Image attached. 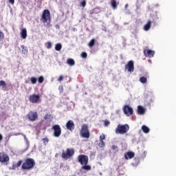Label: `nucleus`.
<instances>
[{
  "label": "nucleus",
  "mask_w": 176,
  "mask_h": 176,
  "mask_svg": "<svg viewBox=\"0 0 176 176\" xmlns=\"http://www.w3.org/2000/svg\"><path fill=\"white\" fill-rule=\"evenodd\" d=\"M125 69L128 71V72H134V61L129 60L126 65H125Z\"/></svg>",
  "instance_id": "f8f14e48"
},
{
  "label": "nucleus",
  "mask_w": 176,
  "mask_h": 176,
  "mask_svg": "<svg viewBox=\"0 0 176 176\" xmlns=\"http://www.w3.org/2000/svg\"><path fill=\"white\" fill-rule=\"evenodd\" d=\"M109 124H111V122H109V120H104V126L105 127H107V126H109Z\"/></svg>",
  "instance_id": "473e14b6"
},
{
  "label": "nucleus",
  "mask_w": 176,
  "mask_h": 176,
  "mask_svg": "<svg viewBox=\"0 0 176 176\" xmlns=\"http://www.w3.org/2000/svg\"><path fill=\"white\" fill-rule=\"evenodd\" d=\"M80 6L82 8H85L86 6V0H83L82 2H80Z\"/></svg>",
  "instance_id": "4c0bfd02"
},
{
  "label": "nucleus",
  "mask_w": 176,
  "mask_h": 176,
  "mask_svg": "<svg viewBox=\"0 0 176 176\" xmlns=\"http://www.w3.org/2000/svg\"><path fill=\"white\" fill-rule=\"evenodd\" d=\"M59 90L60 93H63L64 91V87L62 85L59 86Z\"/></svg>",
  "instance_id": "79ce46f5"
},
{
  "label": "nucleus",
  "mask_w": 176,
  "mask_h": 176,
  "mask_svg": "<svg viewBox=\"0 0 176 176\" xmlns=\"http://www.w3.org/2000/svg\"><path fill=\"white\" fill-rule=\"evenodd\" d=\"M129 130H130V126H129V124H118L117 128L116 129V134H126V133H127Z\"/></svg>",
  "instance_id": "20e7f679"
},
{
  "label": "nucleus",
  "mask_w": 176,
  "mask_h": 176,
  "mask_svg": "<svg viewBox=\"0 0 176 176\" xmlns=\"http://www.w3.org/2000/svg\"><path fill=\"white\" fill-rule=\"evenodd\" d=\"M23 163V160H19L17 163H16V167H20V166H21Z\"/></svg>",
  "instance_id": "a19ab883"
},
{
  "label": "nucleus",
  "mask_w": 176,
  "mask_h": 176,
  "mask_svg": "<svg viewBox=\"0 0 176 176\" xmlns=\"http://www.w3.org/2000/svg\"><path fill=\"white\" fill-rule=\"evenodd\" d=\"M144 56L146 57H148V58H152V57H153L155 56V51L152 50H145L144 51Z\"/></svg>",
  "instance_id": "4468645a"
},
{
  "label": "nucleus",
  "mask_w": 176,
  "mask_h": 176,
  "mask_svg": "<svg viewBox=\"0 0 176 176\" xmlns=\"http://www.w3.org/2000/svg\"><path fill=\"white\" fill-rule=\"evenodd\" d=\"M36 80H36V77L32 76V77L30 78V82H31V83H32V85H36Z\"/></svg>",
  "instance_id": "c85d7f7f"
},
{
  "label": "nucleus",
  "mask_w": 176,
  "mask_h": 176,
  "mask_svg": "<svg viewBox=\"0 0 176 176\" xmlns=\"http://www.w3.org/2000/svg\"><path fill=\"white\" fill-rule=\"evenodd\" d=\"M43 143L45 144V145H46V144H47V142H49V138H45L43 139Z\"/></svg>",
  "instance_id": "58836bf2"
},
{
  "label": "nucleus",
  "mask_w": 176,
  "mask_h": 176,
  "mask_svg": "<svg viewBox=\"0 0 176 176\" xmlns=\"http://www.w3.org/2000/svg\"><path fill=\"white\" fill-rule=\"evenodd\" d=\"M151 25H152V21L151 20L148 21L147 23L144 26V31H149V30H151Z\"/></svg>",
  "instance_id": "dca6fc26"
},
{
  "label": "nucleus",
  "mask_w": 176,
  "mask_h": 176,
  "mask_svg": "<svg viewBox=\"0 0 176 176\" xmlns=\"http://www.w3.org/2000/svg\"><path fill=\"white\" fill-rule=\"evenodd\" d=\"M81 57L82 58H87V53L83 52L81 53Z\"/></svg>",
  "instance_id": "f704fd0d"
},
{
  "label": "nucleus",
  "mask_w": 176,
  "mask_h": 176,
  "mask_svg": "<svg viewBox=\"0 0 176 176\" xmlns=\"http://www.w3.org/2000/svg\"><path fill=\"white\" fill-rule=\"evenodd\" d=\"M14 135H15V136L21 135V133H14Z\"/></svg>",
  "instance_id": "a18cd8bd"
},
{
  "label": "nucleus",
  "mask_w": 176,
  "mask_h": 176,
  "mask_svg": "<svg viewBox=\"0 0 176 176\" xmlns=\"http://www.w3.org/2000/svg\"><path fill=\"white\" fill-rule=\"evenodd\" d=\"M21 36L22 39H26L27 38V29L23 28L22 29L21 32Z\"/></svg>",
  "instance_id": "f3484780"
},
{
  "label": "nucleus",
  "mask_w": 176,
  "mask_h": 176,
  "mask_svg": "<svg viewBox=\"0 0 176 176\" xmlns=\"http://www.w3.org/2000/svg\"><path fill=\"white\" fill-rule=\"evenodd\" d=\"M66 129L69 130V131H74L75 130V124L74 123L73 120H69L66 123Z\"/></svg>",
  "instance_id": "ddd939ff"
},
{
  "label": "nucleus",
  "mask_w": 176,
  "mask_h": 176,
  "mask_svg": "<svg viewBox=\"0 0 176 176\" xmlns=\"http://www.w3.org/2000/svg\"><path fill=\"white\" fill-rule=\"evenodd\" d=\"M62 80H64V76H60L58 78V82H61Z\"/></svg>",
  "instance_id": "ea45409f"
},
{
  "label": "nucleus",
  "mask_w": 176,
  "mask_h": 176,
  "mask_svg": "<svg viewBox=\"0 0 176 176\" xmlns=\"http://www.w3.org/2000/svg\"><path fill=\"white\" fill-rule=\"evenodd\" d=\"M10 160L9 155L3 152L0 153V163H8Z\"/></svg>",
  "instance_id": "9b49d317"
},
{
  "label": "nucleus",
  "mask_w": 176,
  "mask_h": 176,
  "mask_svg": "<svg viewBox=\"0 0 176 176\" xmlns=\"http://www.w3.org/2000/svg\"><path fill=\"white\" fill-rule=\"evenodd\" d=\"M140 82L141 83H147L148 82V79L145 76H142L140 78Z\"/></svg>",
  "instance_id": "a878e982"
},
{
  "label": "nucleus",
  "mask_w": 176,
  "mask_h": 176,
  "mask_svg": "<svg viewBox=\"0 0 176 176\" xmlns=\"http://www.w3.org/2000/svg\"><path fill=\"white\" fill-rule=\"evenodd\" d=\"M135 156V154L133 151H129L124 153V157L126 160H129V159H133Z\"/></svg>",
  "instance_id": "2eb2a0df"
},
{
  "label": "nucleus",
  "mask_w": 176,
  "mask_h": 176,
  "mask_svg": "<svg viewBox=\"0 0 176 176\" xmlns=\"http://www.w3.org/2000/svg\"><path fill=\"white\" fill-rule=\"evenodd\" d=\"M4 38H5V34L3 33V32H2V30H0V42L3 41Z\"/></svg>",
  "instance_id": "cd10ccee"
},
{
  "label": "nucleus",
  "mask_w": 176,
  "mask_h": 176,
  "mask_svg": "<svg viewBox=\"0 0 176 176\" xmlns=\"http://www.w3.org/2000/svg\"><path fill=\"white\" fill-rule=\"evenodd\" d=\"M74 154L75 150H74V148H67L66 151H62L61 157L65 160H68V159H71Z\"/></svg>",
  "instance_id": "7ed1b4c3"
},
{
  "label": "nucleus",
  "mask_w": 176,
  "mask_h": 176,
  "mask_svg": "<svg viewBox=\"0 0 176 176\" xmlns=\"http://www.w3.org/2000/svg\"><path fill=\"white\" fill-rule=\"evenodd\" d=\"M2 86V87H5L6 86V82L3 80H0V87Z\"/></svg>",
  "instance_id": "c9c22d12"
},
{
  "label": "nucleus",
  "mask_w": 176,
  "mask_h": 176,
  "mask_svg": "<svg viewBox=\"0 0 176 176\" xmlns=\"http://www.w3.org/2000/svg\"><path fill=\"white\" fill-rule=\"evenodd\" d=\"M97 13H100V10H98V8H94L89 11V14H91V16L92 14H97Z\"/></svg>",
  "instance_id": "4be33fe9"
},
{
  "label": "nucleus",
  "mask_w": 176,
  "mask_h": 176,
  "mask_svg": "<svg viewBox=\"0 0 176 176\" xmlns=\"http://www.w3.org/2000/svg\"><path fill=\"white\" fill-rule=\"evenodd\" d=\"M50 115H49V114H46L45 116V117H44V119H50Z\"/></svg>",
  "instance_id": "37998d69"
},
{
  "label": "nucleus",
  "mask_w": 176,
  "mask_h": 176,
  "mask_svg": "<svg viewBox=\"0 0 176 176\" xmlns=\"http://www.w3.org/2000/svg\"><path fill=\"white\" fill-rule=\"evenodd\" d=\"M81 168L82 170H86V171H90V170H91V166L85 164V165H83L81 167Z\"/></svg>",
  "instance_id": "5701e85b"
},
{
  "label": "nucleus",
  "mask_w": 176,
  "mask_h": 176,
  "mask_svg": "<svg viewBox=\"0 0 176 176\" xmlns=\"http://www.w3.org/2000/svg\"><path fill=\"white\" fill-rule=\"evenodd\" d=\"M142 130L143 133H144L145 134H148V133L151 131V129H149V127L146 126V125H143L142 126Z\"/></svg>",
  "instance_id": "aec40b11"
},
{
  "label": "nucleus",
  "mask_w": 176,
  "mask_h": 176,
  "mask_svg": "<svg viewBox=\"0 0 176 176\" xmlns=\"http://www.w3.org/2000/svg\"><path fill=\"white\" fill-rule=\"evenodd\" d=\"M35 167V160L32 158H28L25 162L22 164V170H32Z\"/></svg>",
  "instance_id": "f03ea898"
},
{
  "label": "nucleus",
  "mask_w": 176,
  "mask_h": 176,
  "mask_svg": "<svg viewBox=\"0 0 176 176\" xmlns=\"http://www.w3.org/2000/svg\"><path fill=\"white\" fill-rule=\"evenodd\" d=\"M51 20L50 11H49V10H44L42 13L41 21H42L44 24L46 23L47 24H50Z\"/></svg>",
  "instance_id": "39448f33"
},
{
  "label": "nucleus",
  "mask_w": 176,
  "mask_h": 176,
  "mask_svg": "<svg viewBox=\"0 0 176 176\" xmlns=\"http://www.w3.org/2000/svg\"><path fill=\"white\" fill-rule=\"evenodd\" d=\"M98 146H100V148H104V146H105V142H104V140H100Z\"/></svg>",
  "instance_id": "7c9ffc66"
},
{
  "label": "nucleus",
  "mask_w": 176,
  "mask_h": 176,
  "mask_svg": "<svg viewBox=\"0 0 176 176\" xmlns=\"http://www.w3.org/2000/svg\"><path fill=\"white\" fill-rule=\"evenodd\" d=\"M27 118L30 122H35V120H38V112L30 111L27 114Z\"/></svg>",
  "instance_id": "0eeeda50"
},
{
  "label": "nucleus",
  "mask_w": 176,
  "mask_h": 176,
  "mask_svg": "<svg viewBox=\"0 0 176 176\" xmlns=\"http://www.w3.org/2000/svg\"><path fill=\"white\" fill-rule=\"evenodd\" d=\"M52 130H54V136L58 138L61 135V127L58 124L54 125L52 126Z\"/></svg>",
  "instance_id": "1a4fd4ad"
},
{
  "label": "nucleus",
  "mask_w": 176,
  "mask_h": 176,
  "mask_svg": "<svg viewBox=\"0 0 176 176\" xmlns=\"http://www.w3.org/2000/svg\"><path fill=\"white\" fill-rule=\"evenodd\" d=\"M38 83H43L45 80V77H43V76H41L38 77Z\"/></svg>",
  "instance_id": "2f4dec72"
},
{
  "label": "nucleus",
  "mask_w": 176,
  "mask_h": 176,
  "mask_svg": "<svg viewBox=\"0 0 176 176\" xmlns=\"http://www.w3.org/2000/svg\"><path fill=\"white\" fill-rule=\"evenodd\" d=\"M111 149H112V151H114L115 152H119V147L117 145H112Z\"/></svg>",
  "instance_id": "bb28decb"
},
{
  "label": "nucleus",
  "mask_w": 176,
  "mask_h": 176,
  "mask_svg": "<svg viewBox=\"0 0 176 176\" xmlns=\"http://www.w3.org/2000/svg\"><path fill=\"white\" fill-rule=\"evenodd\" d=\"M3 140V137L0 134V141H2Z\"/></svg>",
  "instance_id": "49530a36"
},
{
  "label": "nucleus",
  "mask_w": 176,
  "mask_h": 176,
  "mask_svg": "<svg viewBox=\"0 0 176 176\" xmlns=\"http://www.w3.org/2000/svg\"><path fill=\"white\" fill-rule=\"evenodd\" d=\"M78 161L81 166L86 165L89 163V157L86 155H80L78 157Z\"/></svg>",
  "instance_id": "423d86ee"
},
{
  "label": "nucleus",
  "mask_w": 176,
  "mask_h": 176,
  "mask_svg": "<svg viewBox=\"0 0 176 176\" xmlns=\"http://www.w3.org/2000/svg\"><path fill=\"white\" fill-rule=\"evenodd\" d=\"M100 141H104L105 140V134L102 133V135H100L99 137Z\"/></svg>",
  "instance_id": "72a5a7b5"
},
{
  "label": "nucleus",
  "mask_w": 176,
  "mask_h": 176,
  "mask_svg": "<svg viewBox=\"0 0 176 176\" xmlns=\"http://www.w3.org/2000/svg\"><path fill=\"white\" fill-rule=\"evenodd\" d=\"M122 111L126 116H131L133 113V108L130 107L129 104H125L122 109Z\"/></svg>",
  "instance_id": "6e6552de"
},
{
  "label": "nucleus",
  "mask_w": 176,
  "mask_h": 176,
  "mask_svg": "<svg viewBox=\"0 0 176 176\" xmlns=\"http://www.w3.org/2000/svg\"><path fill=\"white\" fill-rule=\"evenodd\" d=\"M39 100H41V96L36 94H32L29 96V101L32 104H36L39 102Z\"/></svg>",
  "instance_id": "9d476101"
},
{
  "label": "nucleus",
  "mask_w": 176,
  "mask_h": 176,
  "mask_svg": "<svg viewBox=\"0 0 176 176\" xmlns=\"http://www.w3.org/2000/svg\"><path fill=\"white\" fill-rule=\"evenodd\" d=\"M22 53H23V54H27V53H28V50H27V48L23 47V48H22Z\"/></svg>",
  "instance_id": "e433bc0d"
},
{
  "label": "nucleus",
  "mask_w": 176,
  "mask_h": 176,
  "mask_svg": "<svg viewBox=\"0 0 176 176\" xmlns=\"http://www.w3.org/2000/svg\"><path fill=\"white\" fill-rule=\"evenodd\" d=\"M61 49H63V45H61V43L56 44L55 50H56V52H60V50H61Z\"/></svg>",
  "instance_id": "b1692460"
},
{
  "label": "nucleus",
  "mask_w": 176,
  "mask_h": 176,
  "mask_svg": "<svg viewBox=\"0 0 176 176\" xmlns=\"http://www.w3.org/2000/svg\"><path fill=\"white\" fill-rule=\"evenodd\" d=\"M52 42L48 41L47 43H45V47H47V49H52Z\"/></svg>",
  "instance_id": "c756f323"
},
{
  "label": "nucleus",
  "mask_w": 176,
  "mask_h": 176,
  "mask_svg": "<svg viewBox=\"0 0 176 176\" xmlns=\"http://www.w3.org/2000/svg\"><path fill=\"white\" fill-rule=\"evenodd\" d=\"M9 3H12V5H14V0H9Z\"/></svg>",
  "instance_id": "c03bdc74"
},
{
  "label": "nucleus",
  "mask_w": 176,
  "mask_h": 176,
  "mask_svg": "<svg viewBox=\"0 0 176 176\" xmlns=\"http://www.w3.org/2000/svg\"><path fill=\"white\" fill-rule=\"evenodd\" d=\"M138 113L139 115H144L145 113V109L142 106H138Z\"/></svg>",
  "instance_id": "a211bd4d"
},
{
  "label": "nucleus",
  "mask_w": 176,
  "mask_h": 176,
  "mask_svg": "<svg viewBox=\"0 0 176 176\" xmlns=\"http://www.w3.org/2000/svg\"><path fill=\"white\" fill-rule=\"evenodd\" d=\"M118 5H119V2H117L116 0L111 1V6L113 8V9H117Z\"/></svg>",
  "instance_id": "6ab92c4d"
},
{
  "label": "nucleus",
  "mask_w": 176,
  "mask_h": 176,
  "mask_svg": "<svg viewBox=\"0 0 176 176\" xmlns=\"http://www.w3.org/2000/svg\"><path fill=\"white\" fill-rule=\"evenodd\" d=\"M67 64H68V65H70L71 67L75 65V60L73 58H68L67 60Z\"/></svg>",
  "instance_id": "412c9836"
},
{
  "label": "nucleus",
  "mask_w": 176,
  "mask_h": 176,
  "mask_svg": "<svg viewBox=\"0 0 176 176\" xmlns=\"http://www.w3.org/2000/svg\"><path fill=\"white\" fill-rule=\"evenodd\" d=\"M80 136L81 138H90V130L89 129V125L87 124H83L81 126Z\"/></svg>",
  "instance_id": "f257e3e1"
},
{
  "label": "nucleus",
  "mask_w": 176,
  "mask_h": 176,
  "mask_svg": "<svg viewBox=\"0 0 176 176\" xmlns=\"http://www.w3.org/2000/svg\"><path fill=\"white\" fill-rule=\"evenodd\" d=\"M96 45V38H92L88 43L89 47H93Z\"/></svg>",
  "instance_id": "393cba45"
}]
</instances>
